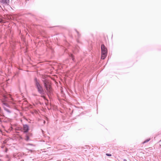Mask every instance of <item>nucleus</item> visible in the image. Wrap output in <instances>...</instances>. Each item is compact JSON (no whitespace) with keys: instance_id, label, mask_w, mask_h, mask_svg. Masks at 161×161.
Listing matches in <instances>:
<instances>
[{"instance_id":"obj_18","label":"nucleus","mask_w":161,"mask_h":161,"mask_svg":"<svg viewBox=\"0 0 161 161\" xmlns=\"http://www.w3.org/2000/svg\"><path fill=\"white\" fill-rule=\"evenodd\" d=\"M1 107H0V112H1Z\"/></svg>"},{"instance_id":"obj_2","label":"nucleus","mask_w":161,"mask_h":161,"mask_svg":"<svg viewBox=\"0 0 161 161\" xmlns=\"http://www.w3.org/2000/svg\"><path fill=\"white\" fill-rule=\"evenodd\" d=\"M43 82L44 86L46 90L47 94L49 97H50V96L51 95L53 94V90L51 83L48 80L46 79L43 80Z\"/></svg>"},{"instance_id":"obj_10","label":"nucleus","mask_w":161,"mask_h":161,"mask_svg":"<svg viewBox=\"0 0 161 161\" xmlns=\"http://www.w3.org/2000/svg\"><path fill=\"white\" fill-rule=\"evenodd\" d=\"M150 140V138H148L146 140H145L143 142H142V144H144L148 142Z\"/></svg>"},{"instance_id":"obj_16","label":"nucleus","mask_w":161,"mask_h":161,"mask_svg":"<svg viewBox=\"0 0 161 161\" xmlns=\"http://www.w3.org/2000/svg\"><path fill=\"white\" fill-rule=\"evenodd\" d=\"M63 147H64V148H65V149L67 148H66V146L65 145H64L63 146Z\"/></svg>"},{"instance_id":"obj_5","label":"nucleus","mask_w":161,"mask_h":161,"mask_svg":"<svg viewBox=\"0 0 161 161\" xmlns=\"http://www.w3.org/2000/svg\"><path fill=\"white\" fill-rule=\"evenodd\" d=\"M0 2L3 4H8L9 3V0H0Z\"/></svg>"},{"instance_id":"obj_1","label":"nucleus","mask_w":161,"mask_h":161,"mask_svg":"<svg viewBox=\"0 0 161 161\" xmlns=\"http://www.w3.org/2000/svg\"><path fill=\"white\" fill-rule=\"evenodd\" d=\"M34 82L38 92L40 94L42 95V97L45 94V92L42 86L40 85L39 80H38L36 77L34 79Z\"/></svg>"},{"instance_id":"obj_9","label":"nucleus","mask_w":161,"mask_h":161,"mask_svg":"<svg viewBox=\"0 0 161 161\" xmlns=\"http://www.w3.org/2000/svg\"><path fill=\"white\" fill-rule=\"evenodd\" d=\"M3 108L5 111L9 113H11V111L8 108H7L5 106H3Z\"/></svg>"},{"instance_id":"obj_12","label":"nucleus","mask_w":161,"mask_h":161,"mask_svg":"<svg viewBox=\"0 0 161 161\" xmlns=\"http://www.w3.org/2000/svg\"><path fill=\"white\" fill-rule=\"evenodd\" d=\"M75 31L76 32V33H77L78 36V37H80V34H79V32L76 29H75Z\"/></svg>"},{"instance_id":"obj_17","label":"nucleus","mask_w":161,"mask_h":161,"mask_svg":"<svg viewBox=\"0 0 161 161\" xmlns=\"http://www.w3.org/2000/svg\"><path fill=\"white\" fill-rule=\"evenodd\" d=\"M123 161H127V160L126 159H124Z\"/></svg>"},{"instance_id":"obj_15","label":"nucleus","mask_w":161,"mask_h":161,"mask_svg":"<svg viewBox=\"0 0 161 161\" xmlns=\"http://www.w3.org/2000/svg\"><path fill=\"white\" fill-rule=\"evenodd\" d=\"M27 145L31 146H33L34 145L33 144H31V143H28V144H27Z\"/></svg>"},{"instance_id":"obj_3","label":"nucleus","mask_w":161,"mask_h":161,"mask_svg":"<svg viewBox=\"0 0 161 161\" xmlns=\"http://www.w3.org/2000/svg\"><path fill=\"white\" fill-rule=\"evenodd\" d=\"M101 49L102 54H103V55L107 54V49L103 44H102L101 45Z\"/></svg>"},{"instance_id":"obj_23","label":"nucleus","mask_w":161,"mask_h":161,"mask_svg":"<svg viewBox=\"0 0 161 161\" xmlns=\"http://www.w3.org/2000/svg\"><path fill=\"white\" fill-rule=\"evenodd\" d=\"M20 130L22 129V128H20Z\"/></svg>"},{"instance_id":"obj_6","label":"nucleus","mask_w":161,"mask_h":161,"mask_svg":"<svg viewBox=\"0 0 161 161\" xmlns=\"http://www.w3.org/2000/svg\"><path fill=\"white\" fill-rule=\"evenodd\" d=\"M25 140L27 142L30 140V137L27 134H26L25 136Z\"/></svg>"},{"instance_id":"obj_21","label":"nucleus","mask_w":161,"mask_h":161,"mask_svg":"<svg viewBox=\"0 0 161 161\" xmlns=\"http://www.w3.org/2000/svg\"><path fill=\"white\" fill-rule=\"evenodd\" d=\"M63 161H65V160L64 159L63 160Z\"/></svg>"},{"instance_id":"obj_7","label":"nucleus","mask_w":161,"mask_h":161,"mask_svg":"<svg viewBox=\"0 0 161 161\" xmlns=\"http://www.w3.org/2000/svg\"><path fill=\"white\" fill-rule=\"evenodd\" d=\"M107 54H105V55H103V54L101 53V58L102 59H104L106 58Z\"/></svg>"},{"instance_id":"obj_4","label":"nucleus","mask_w":161,"mask_h":161,"mask_svg":"<svg viewBox=\"0 0 161 161\" xmlns=\"http://www.w3.org/2000/svg\"><path fill=\"white\" fill-rule=\"evenodd\" d=\"M23 133H27L29 130V125L26 124H23Z\"/></svg>"},{"instance_id":"obj_13","label":"nucleus","mask_w":161,"mask_h":161,"mask_svg":"<svg viewBox=\"0 0 161 161\" xmlns=\"http://www.w3.org/2000/svg\"><path fill=\"white\" fill-rule=\"evenodd\" d=\"M106 155L108 156H112V155L111 154L109 153H106Z\"/></svg>"},{"instance_id":"obj_8","label":"nucleus","mask_w":161,"mask_h":161,"mask_svg":"<svg viewBox=\"0 0 161 161\" xmlns=\"http://www.w3.org/2000/svg\"><path fill=\"white\" fill-rule=\"evenodd\" d=\"M69 56L72 59V60L73 62H75V58H74V56L72 54H70L69 55Z\"/></svg>"},{"instance_id":"obj_19","label":"nucleus","mask_w":161,"mask_h":161,"mask_svg":"<svg viewBox=\"0 0 161 161\" xmlns=\"http://www.w3.org/2000/svg\"><path fill=\"white\" fill-rule=\"evenodd\" d=\"M57 161H61V160H57Z\"/></svg>"},{"instance_id":"obj_22","label":"nucleus","mask_w":161,"mask_h":161,"mask_svg":"<svg viewBox=\"0 0 161 161\" xmlns=\"http://www.w3.org/2000/svg\"><path fill=\"white\" fill-rule=\"evenodd\" d=\"M45 121H44V123H45Z\"/></svg>"},{"instance_id":"obj_14","label":"nucleus","mask_w":161,"mask_h":161,"mask_svg":"<svg viewBox=\"0 0 161 161\" xmlns=\"http://www.w3.org/2000/svg\"><path fill=\"white\" fill-rule=\"evenodd\" d=\"M3 20L2 19L0 18V23H3Z\"/></svg>"},{"instance_id":"obj_20","label":"nucleus","mask_w":161,"mask_h":161,"mask_svg":"<svg viewBox=\"0 0 161 161\" xmlns=\"http://www.w3.org/2000/svg\"><path fill=\"white\" fill-rule=\"evenodd\" d=\"M10 161V159H8V161Z\"/></svg>"},{"instance_id":"obj_11","label":"nucleus","mask_w":161,"mask_h":161,"mask_svg":"<svg viewBox=\"0 0 161 161\" xmlns=\"http://www.w3.org/2000/svg\"><path fill=\"white\" fill-rule=\"evenodd\" d=\"M3 107L5 106L6 107H8V103H3Z\"/></svg>"}]
</instances>
